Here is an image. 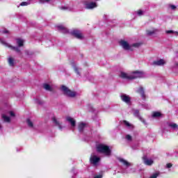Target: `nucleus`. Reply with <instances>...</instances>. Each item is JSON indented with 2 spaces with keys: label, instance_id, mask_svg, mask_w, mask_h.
<instances>
[{
  "label": "nucleus",
  "instance_id": "nucleus-1",
  "mask_svg": "<svg viewBox=\"0 0 178 178\" xmlns=\"http://www.w3.org/2000/svg\"><path fill=\"white\" fill-rule=\"evenodd\" d=\"M120 76L123 79H135L136 78H143L144 76V73L141 71H134L131 74L122 72L120 74Z\"/></svg>",
  "mask_w": 178,
  "mask_h": 178
},
{
  "label": "nucleus",
  "instance_id": "nucleus-2",
  "mask_svg": "<svg viewBox=\"0 0 178 178\" xmlns=\"http://www.w3.org/2000/svg\"><path fill=\"white\" fill-rule=\"evenodd\" d=\"M97 150L98 152L104 154L106 156H110L112 153L111 148L106 144H98V145H97Z\"/></svg>",
  "mask_w": 178,
  "mask_h": 178
},
{
  "label": "nucleus",
  "instance_id": "nucleus-3",
  "mask_svg": "<svg viewBox=\"0 0 178 178\" xmlns=\"http://www.w3.org/2000/svg\"><path fill=\"white\" fill-rule=\"evenodd\" d=\"M24 42V40H23V39H17V44L19 47H15V46H11V44H9V43H7V42H5V40H2L1 39V44H4V46H8L11 49H13V50H15V51H17V52H20L19 47L23 46Z\"/></svg>",
  "mask_w": 178,
  "mask_h": 178
},
{
  "label": "nucleus",
  "instance_id": "nucleus-4",
  "mask_svg": "<svg viewBox=\"0 0 178 178\" xmlns=\"http://www.w3.org/2000/svg\"><path fill=\"white\" fill-rule=\"evenodd\" d=\"M16 118V114L14 111H8L6 114H3L2 119L6 123H11Z\"/></svg>",
  "mask_w": 178,
  "mask_h": 178
},
{
  "label": "nucleus",
  "instance_id": "nucleus-5",
  "mask_svg": "<svg viewBox=\"0 0 178 178\" xmlns=\"http://www.w3.org/2000/svg\"><path fill=\"white\" fill-rule=\"evenodd\" d=\"M120 44L125 50H133V46L134 47H139V46H140V43H133L132 44H129L127 40H120Z\"/></svg>",
  "mask_w": 178,
  "mask_h": 178
},
{
  "label": "nucleus",
  "instance_id": "nucleus-6",
  "mask_svg": "<svg viewBox=\"0 0 178 178\" xmlns=\"http://www.w3.org/2000/svg\"><path fill=\"white\" fill-rule=\"evenodd\" d=\"M61 90L63 91L64 95L68 96L69 97H75V96H76V92L70 90V89H69V88H67V86H61Z\"/></svg>",
  "mask_w": 178,
  "mask_h": 178
},
{
  "label": "nucleus",
  "instance_id": "nucleus-7",
  "mask_svg": "<svg viewBox=\"0 0 178 178\" xmlns=\"http://www.w3.org/2000/svg\"><path fill=\"white\" fill-rule=\"evenodd\" d=\"M121 100L126 103L127 104H131V97L128 95H125L124 93H121L120 95Z\"/></svg>",
  "mask_w": 178,
  "mask_h": 178
},
{
  "label": "nucleus",
  "instance_id": "nucleus-8",
  "mask_svg": "<svg viewBox=\"0 0 178 178\" xmlns=\"http://www.w3.org/2000/svg\"><path fill=\"white\" fill-rule=\"evenodd\" d=\"M100 158L97 156V155H91L90 156V163L93 165H97L98 162H99Z\"/></svg>",
  "mask_w": 178,
  "mask_h": 178
},
{
  "label": "nucleus",
  "instance_id": "nucleus-9",
  "mask_svg": "<svg viewBox=\"0 0 178 178\" xmlns=\"http://www.w3.org/2000/svg\"><path fill=\"white\" fill-rule=\"evenodd\" d=\"M143 160L144 161V163H145V165H152V163H154L153 159L147 158L146 155L143 156Z\"/></svg>",
  "mask_w": 178,
  "mask_h": 178
},
{
  "label": "nucleus",
  "instance_id": "nucleus-10",
  "mask_svg": "<svg viewBox=\"0 0 178 178\" xmlns=\"http://www.w3.org/2000/svg\"><path fill=\"white\" fill-rule=\"evenodd\" d=\"M72 35L76 38H79V40H82V38H83V34L80 31H78V30L72 31Z\"/></svg>",
  "mask_w": 178,
  "mask_h": 178
},
{
  "label": "nucleus",
  "instance_id": "nucleus-11",
  "mask_svg": "<svg viewBox=\"0 0 178 178\" xmlns=\"http://www.w3.org/2000/svg\"><path fill=\"white\" fill-rule=\"evenodd\" d=\"M134 115L139 118V120L142 121L145 124H147V122H145V120H143L142 117H140V111L138 110H134Z\"/></svg>",
  "mask_w": 178,
  "mask_h": 178
},
{
  "label": "nucleus",
  "instance_id": "nucleus-12",
  "mask_svg": "<svg viewBox=\"0 0 178 178\" xmlns=\"http://www.w3.org/2000/svg\"><path fill=\"white\" fill-rule=\"evenodd\" d=\"M146 33L147 35H154L159 33V30H158V29H153L152 30H147Z\"/></svg>",
  "mask_w": 178,
  "mask_h": 178
},
{
  "label": "nucleus",
  "instance_id": "nucleus-13",
  "mask_svg": "<svg viewBox=\"0 0 178 178\" xmlns=\"http://www.w3.org/2000/svg\"><path fill=\"white\" fill-rule=\"evenodd\" d=\"M97 5L96 2H89L86 4V8L87 9H93L94 8H97Z\"/></svg>",
  "mask_w": 178,
  "mask_h": 178
},
{
  "label": "nucleus",
  "instance_id": "nucleus-14",
  "mask_svg": "<svg viewBox=\"0 0 178 178\" xmlns=\"http://www.w3.org/2000/svg\"><path fill=\"white\" fill-rule=\"evenodd\" d=\"M165 63L166 61L163 58H160V60H156L153 63V64H154L155 65H164V64Z\"/></svg>",
  "mask_w": 178,
  "mask_h": 178
},
{
  "label": "nucleus",
  "instance_id": "nucleus-15",
  "mask_svg": "<svg viewBox=\"0 0 178 178\" xmlns=\"http://www.w3.org/2000/svg\"><path fill=\"white\" fill-rule=\"evenodd\" d=\"M120 162H122V163L126 166V168H129V166H131L132 163L130 162H128V161H126V159H123L122 158H120L119 159Z\"/></svg>",
  "mask_w": 178,
  "mask_h": 178
},
{
  "label": "nucleus",
  "instance_id": "nucleus-16",
  "mask_svg": "<svg viewBox=\"0 0 178 178\" xmlns=\"http://www.w3.org/2000/svg\"><path fill=\"white\" fill-rule=\"evenodd\" d=\"M43 88H44L46 90H49V92H53V90H54L53 86H51L49 85L48 83H44V84L43 85Z\"/></svg>",
  "mask_w": 178,
  "mask_h": 178
},
{
  "label": "nucleus",
  "instance_id": "nucleus-17",
  "mask_svg": "<svg viewBox=\"0 0 178 178\" xmlns=\"http://www.w3.org/2000/svg\"><path fill=\"white\" fill-rule=\"evenodd\" d=\"M8 64L9 65H10L11 67H13L15 64V60L13 57H8Z\"/></svg>",
  "mask_w": 178,
  "mask_h": 178
},
{
  "label": "nucleus",
  "instance_id": "nucleus-18",
  "mask_svg": "<svg viewBox=\"0 0 178 178\" xmlns=\"http://www.w3.org/2000/svg\"><path fill=\"white\" fill-rule=\"evenodd\" d=\"M67 121H68V122H70V123H71L72 127H74V126H76V121H74V118L68 117L67 118Z\"/></svg>",
  "mask_w": 178,
  "mask_h": 178
},
{
  "label": "nucleus",
  "instance_id": "nucleus-19",
  "mask_svg": "<svg viewBox=\"0 0 178 178\" xmlns=\"http://www.w3.org/2000/svg\"><path fill=\"white\" fill-rule=\"evenodd\" d=\"M138 92L141 95L143 99H145V94L143 88L140 86L138 90Z\"/></svg>",
  "mask_w": 178,
  "mask_h": 178
},
{
  "label": "nucleus",
  "instance_id": "nucleus-20",
  "mask_svg": "<svg viewBox=\"0 0 178 178\" xmlns=\"http://www.w3.org/2000/svg\"><path fill=\"white\" fill-rule=\"evenodd\" d=\"M58 30H60L63 33H67L68 30L63 26H58Z\"/></svg>",
  "mask_w": 178,
  "mask_h": 178
},
{
  "label": "nucleus",
  "instance_id": "nucleus-21",
  "mask_svg": "<svg viewBox=\"0 0 178 178\" xmlns=\"http://www.w3.org/2000/svg\"><path fill=\"white\" fill-rule=\"evenodd\" d=\"M74 70L75 72L77 74V75H81V68H79V67L74 66Z\"/></svg>",
  "mask_w": 178,
  "mask_h": 178
},
{
  "label": "nucleus",
  "instance_id": "nucleus-22",
  "mask_svg": "<svg viewBox=\"0 0 178 178\" xmlns=\"http://www.w3.org/2000/svg\"><path fill=\"white\" fill-rule=\"evenodd\" d=\"M84 127H86V124H84V122H80V124H79V131H83Z\"/></svg>",
  "mask_w": 178,
  "mask_h": 178
},
{
  "label": "nucleus",
  "instance_id": "nucleus-23",
  "mask_svg": "<svg viewBox=\"0 0 178 178\" xmlns=\"http://www.w3.org/2000/svg\"><path fill=\"white\" fill-rule=\"evenodd\" d=\"M32 3V0H28L26 2H22L20 3L21 6H27V5H31Z\"/></svg>",
  "mask_w": 178,
  "mask_h": 178
},
{
  "label": "nucleus",
  "instance_id": "nucleus-24",
  "mask_svg": "<svg viewBox=\"0 0 178 178\" xmlns=\"http://www.w3.org/2000/svg\"><path fill=\"white\" fill-rule=\"evenodd\" d=\"M53 121L57 126H58L59 129H62L60 122H59V121H58L56 118H53Z\"/></svg>",
  "mask_w": 178,
  "mask_h": 178
},
{
  "label": "nucleus",
  "instance_id": "nucleus-25",
  "mask_svg": "<svg viewBox=\"0 0 178 178\" xmlns=\"http://www.w3.org/2000/svg\"><path fill=\"white\" fill-rule=\"evenodd\" d=\"M170 127H172V129H174V130H176V129H178V125L177 124H175V122H171V124H169Z\"/></svg>",
  "mask_w": 178,
  "mask_h": 178
},
{
  "label": "nucleus",
  "instance_id": "nucleus-26",
  "mask_svg": "<svg viewBox=\"0 0 178 178\" xmlns=\"http://www.w3.org/2000/svg\"><path fill=\"white\" fill-rule=\"evenodd\" d=\"M161 114L159 112L153 113L152 117L157 118L159 117H161Z\"/></svg>",
  "mask_w": 178,
  "mask_h": 178
},
{
  "label": "nucleus",
  "instance_id": "nucleus-27",
  "mask_svg": "<svg viewBox=\"0 0 178 178\" xmlns=\"http://www.w3.org/2000/svg\"><path fill=\"white\" fill-rule=\"evenodd\" d=\"M26 122L29 127H33V122H32L30 119L26 120Z\"/></svg>",
  "mask_w": 178,
  "mask_h": 178
},
{
  "label": "nucleus",
  "instance_id": "nucleus-28",
  "mask_svg": "<svg viewBox=\"0 0 178 178\" xmlns=\"http://www.w3.org/2000/svg\"><path fill=\"white\" fill-rule=\"evenodd\" d=\"M60 8L64 10H72V8H70L69 6H62Z\"/></svg>",
  "mask_w": 178,
  "mask_h": 178
},
{
  "label": "nucleus",
  "instance_id": "nucleus-29",
  "mask_svg": "<svg viewBox=\"0 0 178 178\" xmlns=\"http://www.w3.org/2000/svg\"><path fill=\"white\" fill-rule=\"evenodd\" d=\"M159 175H160L159 172L154 173V174L152 175V176H150V177H149V178H156V177H158V176H159Z\"/></svg>",
  "mask_w": 178,
  "mask_h": 178
},
{
  "label": "nucleus",
  "instance_id": "nucleus-30",
  "mask_svg": "<svg viewBox=\"0 0 178 178\" xmlns=\"http://www.w3.org/2000/svg\"><path fill=\"white\" fill-rule=\"evenodd\" d=\"M125 138H127V140H128L129 141H131L132 140V136H130V134H127Z\"/></svg>",
  "mask_w": 178,
  "mask_h": 178
},
{
  "label": "nucleus",
  "instance_id": "nucleus-31",
  "mask_svg": "<svg viewBox=\"0 0 178 178\" xmlns=\"http://www.w3.org/2000/svg\"><path fill=\"white\" fill-rule=\"evenodd\" d=\"M50 0H39L40 3H46L47 2H49Z\"/></svg>",
  "mask_w": 178,
  "mask_h": 178
},
{
  "label": "nucleus",
  "instance_id": "nucleus-32",
  "mask_svg": "<svg viewBox=\"0 0 178 178\" xmlns=\"http://www.w3.org/2000/svg\"><path fill=\"white\" fill-rule=\"evenodd\" d=\"M175 33V31H173L172 30H169L166 31L167 34H173Z\"/></svg>",
  "mask_w": 178,
  "mask_h": 178
},
{
  "label": "nucleus",
  "instance_id": "nucleus-33",
  "mask_svg": "<svg viewBox=\"0 0 178 178\" xmlns=\"http://www.w3.org/2000/svg\"><path fill=\"white\" fill-rule=\"evenodd\" d=\"M170 8L171 9H172V10H175V9H176L175 5H170Z\"/></svg>",
  "mask_w": 178,
  "mask_h": 178
},
{
  "label": "nucleus",
  "instance_id": "nucleus-34",
  "mask_svg": "<svg viewBox=\"0 0 178 178\" xmlns=\"http://www.w3.org/2000/svg\"><path fill=\"white\" fill-rule=\"evenodd\" d=\"M3 34H9V31L8 30L4 29L2 31Z\"/></svg>",
  "mask_w": 178,
  "mask_h": 178
},
{
  "label": "nucleus",
  "instance_id": "nucleus-35",
  "mask_svg": "<svg viewBox=\"0 0 178 178\" xmlns=\"http://www.w3.org/2000/svg\"><path fill=\"white\" fill-rule=\"evenodd\" d=\"M138 15L139 16H141L142 15H143V10H138Z\"/></svg>",
  "mask_w": 178,
  "mask_h": 178
},
{
  "label": "nucleus",
  "instance_id": "nucleus-36",
  "mask_svg": "<svg viewBox=\"0 0 178 178\" xmlns=\"http://www.w3.org/2000/svg\"><path fill=\"white\" fill-rule=\"evenodd\" d=\"M124 124H126V126H131V124H129V122H128V121H124Z\"/></svg>",
  "mask_w": 178,
  "mask_h": 178
},
{
  "label": "nucleus",
  "instance_id": "nucleus-37",
  "mask_svg": "<svg viewBox=\"0 0 178 178\" xmlns=\"http://www.w3.org/2000/svg\"><path fill=\"white\" fill-rule=\"evenodd\" d=\"M102 175H97L96 176H95L94 178H102Z\"/></svg>",
  "mask_w": 178,
  "mask_h": 178
},
{
  "label": "nucleus",
  "instance_id": "nucleus-38",
  "mask_svg": "<svg viewBox=\"0 0 178 178\" xmlns=\"http://www.w3.org/2000/svg\"><path fill=\"white\" fill-rule=\"evenodd\" d=\"M172 163H167L166 167L167 168H172Z\"/></svg>",
  "mask_w": 178,
  "mask_h": 178
},
{
  "label": "nucleus",
  "instance_id": "nucleus-39",
  "mask_svg": "<svg viewBox=\"0 0 178 178\" xmlns=\"http://www.w3.org/2000/svg\"><path fill=\"white\" fill-rule=\"evenodd\" d=\"M39 104H41V103H40V102H39Z\"/></svg>",
  "mask_w": 178,
  "mask_h": 178
}]
</instances>
